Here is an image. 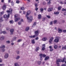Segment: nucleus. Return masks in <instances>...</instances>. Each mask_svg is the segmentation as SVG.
<instances>
[{"label": "nucleus", "instance_id": "obj_1", "mask_svg": "<svg viewBox=\"0 0 66 66\" xmlns=\"http://www.w3.org/2000/svg\"><path fill=\"white\" fill-rule=\"evenodd\" d=\"M31 11H28L27 12L26 15V17L27 18L28 20H29V22H31L32 21V16H30V17H29L28 16L31 14Z\"/></svg>", "mask_w": 66, "mask_h": 66}, {"label": "nucleus", "instance_id": "obj_2", "mask_svg": "<svg viewBox=\"0 0 66 66\" xmlns=\"http://www.w3.org/2000/svg\"><path fill=\"white\" fill-rule=\"evenodd\" d=\"M65 61H66V58H63V60L62 61L61 59H58L57 60L56 63V64H60L59 62H62V63H64Z\"/></svg>", "mask_w": 66, "mask_h": 66}, {"label": "nucleus", "instance_id": "obj_3", "mask_svg": "<svg viewBox=\"0 0 66 66\" xmlns=\"http://www.w3.org/2000/svg\"><path fill=\"white\" fill-rule=\"evenodd\" d=\"M55 38L56 39L54 40V42L55 43H58L60 39H61V38L60 37H55Z\"/></svg>", "mask_w": 66, "mask_h": 66}, {"label": "nucleus", "instance_id": "obj_4", "mask_svg": "<svg viewBox=\"0 0 66 66\" xmlns=\"http://www.w3.org/2000/svg\"><path fill=\"white\" fill-rule=\"evenodd\" d=\"M13 10L11 9H10L9 10H7L6 12L7 13H10V14H12V11Z\"/></svg>", "mask_w": 66, "mask_h": 66}, {"label": "nucleus", "instance_id": "obj_5", "mask_svg": "<svg viewBox=\"0 0 66 66\" xmlns=\"http://www.w3.org/2000/svg\"><path fill=\"white\" fill-rule=\"evenodd\" d=\"M38 35V34H36L33 36H30L29 37L30 38H34L35 37H37Z\"/></svg>", "mask_w": 66, "mask_h": 66}, {"label": "nucleus", "instance_id": "obj_6", "mask_svg": "<svg viewBox=\"0 0 66 66\" xmlns=\"http://www.w3.org/2000/svg\"><path fill=\"white\" fill-rule=\"evenodd\" d=\"M53 37H52L49 40V42L50 43H49L50 44H51L52 43V41L53 40Z\"/></svg>", "mask_w": 66, "mask_h": 66}, {"label": "nucleus", "instance_id": "obj_7", "mask_svg": "<svg viewBox=\"0 0 66 66\" xmlns=\"http://www.w3.org/2000/svg\"><path fill=\"white\" fill-rule=\"evenodd\" d=\"M39 56L40 57H45L46 56V55L45 54H39Z\"/></svg>", "mask_w": 66, "mask_h": 66}, {"label": "nucleus", "instance_id": "obj_8", "mask_svg": "<svg viewBox=\"0 0 66 66\" xmlns=\"http://www.w3.org/2000/svg\"><path fill=\"white\" fill-rule=\"evenodd\" d=\"M10 14L9 13L8 14L7 16V15L6 14L4 16V18H9L10 16Z\"/></svg>", "mask_w": 66, "mask_h": 66}, {"label": "nucleus", "instance_id": "obj_9", "mask_svg": "<svg viewBox=\"0 0 66 66\" xmlns=\"http://www.w3.org/2000/svg\"><path fill=\"white\" fill-rule=\"evenodd\" d=\"M45 44H43L42 45V50L43 51H44V50H45Z\"/></svg>", "mask_w": 66, "mask_h": 66}, {"label": "nucleus", "instance_id": "obj_10", "mask_svg": "<svg viewBox=\"0 0 66 66\" xmlns=\"http://www.w3.org/2000/svg\"><path fill=\"white\" fill-rule=\"evenodd\" d=\"M6 7V5L5 4H4L3 6L2 9L3 10H5Z\"/></svg>", "mask_w": 66, "mask_h": 66}, {"label": "nucleus", "instance_id": "obj_11", "mask_svg": "<svg viewBox=\"0 0 66 66\" xmlns=\"http://www.w3.org/2000/svg\"><path fill=\"white\" fill-rule=\"evenodd\" d=\"M9 56V54L7 53L4 56V57L5 59H7Z\"/></svg>", "mask_w": 66, "mask_h": 66}, {"label": "nucleus", "instance_id": "obj_12", "mask_svg": "<svg viewBox=\"0 0 66 66\" xmlns=\"http://www.w3.org/2000/svg\"><path fill=\"white\" fill-rule=\"evenodd\" d=\"M14 29H10V32L11 34H13V32H14Z\"/></svg>", "mask_w": 66, "mask_h": 66}, {"label": "nucleus", "instance_id": "obj_13", "mask_svg": "<svg viewBox=\"0 0 66 66\" xmlns=\"http://www.w3.org/2000/svg\"><path fill=\"white\" fill-rule=\"evenodd\" d=\"M49 48H50V51L51 52H52V51H53V49L52 48V46H49Z\"/></svg>", "mask_w": 66, "mask_h": 66}, {"label": "nucleus", "instance_id": "obj_14", "mask_svg": "<svg viewBox=\"0 0 66 66\" xmlns=\"http://www.w3.org/2000/svg\"><path fill=\"white\" fill-rule=\"evenodd\" d=\"M53 10V9L52 8H49L48 9V10H47V11L48 12H51Z\"/></svg>", "mask_w": 66, "mask_h": 66}, {"label": "nucleus", "instance_id": "obj_15", "mask_svg": "<svg viewBox=\"0 0 66 66\" xmlns=\"http://www.w3.org/2000/svg\"><path fill=\"white\" fill-rule=\"evenodd\" d=\"M20 19V18H16L15 19V22H17V21H18V20H19Z\"/></svg>", "mask_w": 66, "mask_h": 66}, {"label": "nucleus", "instance_id": "obj_16", "mask_svg": "<svg viewBox=\"0 0 66 66\" xmlns=\"http://www.w3.org/2000/svg\"><path fill=\"white\" fill-rule=\"evenodd\" d=\"M16 38H17V37H14L13 38V39L12 40L11 42H13L14 40H16Z\"/></svg>", "mask_w": 66, "mask_h": 66}, {"label": "nucleus", "instance_id": "obj_17", "mask_svg": "<svg viewBox=\"0 0 66 66\" xmlns=\"http://www.w3.org/2000/svg\"><path fill=\"white\" fill-rule=\"evenodd\" d=\"M50 57L48 56H47L45 58L44 60L45 61H47V60H48V59H49Z\"/></svg>", "mask_w": 66, "mask_h": 66}, {"label": "nucleus", "instance_id": "obj_18", "mask_svg": "<svg viewBox=\"0 0 66 66\" xmlns=\"http://www.w3.org/2000/svg\"><path fill=\"white\" fill-rule=\"evenodd\" d=\"M59 13H60V12H54V14H55L56 15H59Z\"/></svg>", "mask_w": 66, "mask_h": 66}, {"label": "nucleus", "instance_id": "obj_19", "mask_svg": "<svg viewBox=\"0 0 66 66\" xmlns=\"http://www.w3.org/2000/svg\"><path fill=\"white\" fill-rule=\"evenodd\" d=\"M38 19H42V15L41 14H39L38 15Z\"/></svg>", "mask_w": 66, "mask_h": 66}, {"label": "nucleus", "instance_id": "obj_20", "mask_svg": "<svg viewBox=\"0 0 66 66\" xmlns=\"http://www.w3.org/2000/svg\"><path fill=\"white\" fill-rule=\"evenodd\" d=\"M4 39V37L3 36H2L0 38V39L1 40H3V39Z\"/></svg>", "mask_w": 66, "mask_h": 66}, {"label": "nucleus", "instance_id": "obj_21", "mask_svg": "<svg viewBox=\"0 0 66 66\" xmlns=\"http://www.w3.org/2000/svg\"><path fill=\"white\" fill-rule=\"evenodd\" d=\"M0 33L1 34H2V33H3V34H5L6 33V32H5V31H3L1 30V32Z\"/></svg>", "mask_w": 66, "mask_h": 66}, {"label": "nucleus", "instance_id": "obj_22", "mask_svg": "<svg viewBox=\"0 0 66 66\" xmlns=\"http://www.w3.org/2000/svg\"><path fill=\"white\" fill-rule=\"evenodd\" d=\"M62 32V29L59 28L58 29V32L59 33H61Z\"/></svg>", "mask_w": 66, "mask_h": 66}, {"label": "nucleus", "instance_id": "obj_23", "mask_svg": "<svg viewBox=\"0 0 66 66\" xmlns=\"http://www.w3.org/2000/svg\"><path fill=\"white\" fill-rule=\"evenodd\" d=\"M29 29H30V28H29V27H26L25 29L26 31H29Z\"/></svg>", "mask_w": 66, "mask_h": 66}, {"label": "nucleus", "instance_id": "obj_24", "mask_svg": "<svg viewBox=\"0 0 66 66\" xmlns=\"http://www.w3.org/2000/svg\"><path fill=\"white\" fill-rule=\"evenodd\" d=\"M47 38L46 37H44V38H43L42 39V40H43V41H46V40H47Z\"/></svg>", "mask_w": 66, "mask_h": 66}, {"label": "nucleus", "instance_id": "obj_25", "mask_svg": "<svg viewBox=\"0 0 66 66\" xmlns=\"http://www.w3.org/2000/svg\"><path fill=\"white\" fill-rule=\"evenodd\" d=\"M39 47H37L35 49V51H37L39 50Z\"/></svg>", "mask_w": 66, "mask_h": 66}, {"label": "nucleus", "instance_id": "obj_26", "mask_svg": "<svg viewBox=\"0 0 66 66\" xmlns=\"http://www.w3.org/2000/svg\"><path fill=\"white\" fill-rule=\"evenodd\" d=\"M40 12H41V13L43 12V11H44V9H43V8H40Z\"/></svg>", "mask_w": 66, "mask_h": 66}, {"label": "nucleus", "instance_id": "obj_27", "mask_svg": "<svg viewBox=\"0 0 66 66\" xmlns=\"http://www.w3.org/2000/svg\"><path fill=\"white\" fill-rule=\"evenodd\" d=\"M31 43L33 44H34L35 43V41H34V39L32 40H31Z\"/></svg>", "mask_w": 66, "mask_h": 66}, {"label": "nucleus", "instance_id": "obj_28", "mask_svg": "<svg viewBox=\"0 0 66 66\" xmlns=\"http://www.w3.org/2000/svg\"><path fill=\"white\" fill-rule=\"evenodd\" d=\"M14 65L15 66H19V64L17 63H15L14 64Z\"/></svg>", "mask_w": 66, "mask_h": 66}, {"label": "nucleus", "instance_id": "obj_29", "mask_svg": "<svg viewBox=\"0 0 66 66\" xmlns=\"http://www.w3.org/2000/svg\"><path fill=\"white\" fill-rule=\"evenodd\" d=\"M58 47L57 45H55L54 46V47L55 49H57V48Z\"/></svg>", "mask_w": 66, "mask_h": 66}, {"label": "nucleus", "instance_id": "obj_30", "mask_svg": "<svg viewBox=\"0 0 66 66\" xmlns=\"http://www.w3.org/2000/svg\"><path fill=\"white\" fill-rule=\"evenodd\" d=\"M66 49V45L64 46H64H63L62 48V50H64V49Z\"/></svg>", "mask_w": 66, "mask_h": 66}, {"label": "nucleus", "instance_id": "obj_31", "mask_svg": "<svg viewBox=\"0 0 66 66\" xmlns=\"http://www.w3.org/2000/svg\"><path fill=\"white\" fill-rule=\"evenodd\" d=\"M5 45H2L0 47L1 48H5Z\"/></svg>", "mask_w": 66, "mask_h": 66}, {"label": "nucleus", "instance_id": "obj_32", "mask_svg": "<svg viewBox=\"0 0 66 66\" xmlns=\"http://www.w3.org/2000/svg\"><path fill=\"white\" fill-rule=\"evenodd\" d=\"M3 18L2 17H1V19H0V22L3 21V20L2 19Z\"/></svg>", "mask_w": 66, "mask_h": 66}, {"label": "nucleus", "instance_id": "obj_33", "mask_svg": "<svg viewBox=\"0 0 66 66\" xmlns=\"http://www.w3.org/2000/svg\"><path fill=\"white\" fill-rule=\"evenodd\" d=\"M36 24V22H35L34 23L33 25L32 26V27H34Z\"/></svg>", "mask_w": 66, "mask_h": 66}, {"label": "nucleus", "instance_id": "obj_34", "mask_svg": "<svg viewBox=\"0 0 66 66\" xmlns=\"http://www.w3.org/2000/svg\"><path fill=\"white\" fill-rule=\"evenodd\" d=\"M38 32H39V31H38V30H37L36 31H35V34H38Z\"/></svg>", "mask_w": 66, "mask_h": 66}, {"label": "nucleus", "instance_id": "obj_35", "mask_svg": "<svg viewBox=\"0 0 66 66\" xmlns=\"http://www.w3.org/2000/svg\"><path fill=\"white\" fill-rule=\"evenodd\" d=\"M19 58H20V56H18L16 57V60H18Z\"/></svg>", "mask_w": 66, "mask_h": 66}, {"label": "nucleus", "instance_id": "obj_36", "mask_svg": "<svg viewBox=\"0 0 66 66\" xmlns=\"http://www.w3.org/2000/svg\"><path fill=\"white\" fill-rule=\"evenodd\" d=\"M10 23H14V21L13 20L10 21Z\"/></svg>", "mask_w": 66, "mask_h": 66}, {"label": "nucleus", "instance_id": "obj_37", "mask_svg": "<svg viewBox=\"0 0 66 66\" xmlns=\"http://www.w3.org/2000/svg\"><path fill=\"white\" fill-rule=\"evenodd\" d=\"M38 65H40L41 64V61H39L38 62Z\"/></svg>", "mask_w": 66, "mask_h": 66}, {"label": "nucleus", "instance_id": "obj_38", "mask_svg": "<svg viewBox=\"0 0 66 66\" xmlns=\"http://www.w3.org/2000/svg\"><path fill=\"white\" fill-rule=\"evenodd\" d=\"M61 9V7H59L58 8V11H60V10Z\"/></svg>", "mask_w": 66, "mask_h": 66}, {"label": "nucleus", "instance_id": "obj_39", "mask_svg": "<svg viewBox=\"0 0 66 66\" xmlns=\"http://www.w3.org/2000/svg\"><path fill=\"white\" fill-rule=\"evenodd\" d=\"M45 18H42V21H45Z\"/></svg>", "mask_w": 66, "mask_h": 66}, {"label": "nucleus", "instance_id": "obj_40", "mask_svg": "<svg viewBox=\"0 0 66 66\" xmlns=\"http://www.w3.org/2000/svg\"><path fill=\"white\" fill-rule=\"evenodd\" d=\"M51 3V2H50V1L48 2H47V4L48 5H50V4Z\"/></svg>", "mask_w": 66, "mask_h": 66}, {"label": "nucleus", "instance_id": "obj_41", "mask_svg": "<svg viewBox=\"0 0 66 66\" xmlns=\"http://www.w3.org/2000/svg\"><path fill=\"white\" fill-rule=\"evenodd\" d=\"M62 11H66V9H64V8H63L62 9Z\"/></svg>", "mask_w": 66, "mask_h": 66}, {"label": "nucleus", "instance_id": "obj_42", "mask_svg": "<svg viewBox=\"0 0 66 66\" xmlns=\"http://www.w3.org/2000/svg\"><path fill=\"white\" fill-rule=\"evenodd\" d=\"M56 22H57V21H56V20H55L54 21V24H55V23H56Z\"/></svg>", "mask_w": 66, "mask_h": 66}, {"label": "nucleus", "instance_id": "obj_43", "mask_svg": "<svg viewBox=\"0 0 66 66\" xmlns=\"http://www.w3.org/2000/svg\"><path fill=\"white\" fill-rule=\"evenodd\" d=\"M6 43L7 44H9L10 43V41H6Z\"/></svg>", "mask_w": 66, "mask_h": 66}, {"label": "nucleus", "instance_id": "obj_44", "mask_svg": "<svg viewBox=\"0 0 66 66\" xmlns=\"http://www.w3.org/2000/svg\"><path fill=\"white\" fill-rule=\"evenodd\" d=\"M21 10H24V8L23 7H22L21 8Z\"/></svg>", "mask_w": 66, "mask_h": 66}, {"label": "nucleus", "instance_id": "obj_45", "mask_svg": "<svg viewBox=\"0 0 66 66\" xmlns=\"http://www.w3.org/2000/svg\"><path fill=\"white\" fill-rule=\"evenodd\" d=\"M46 17H47L49 19L51 18V17H50V16L49 15H47Z\"/></svg>", "mask_w": 66, "mask_h": 66}, {"label": "nucleus", "instance_id": "obj_46", "mask_svg": "<svg viewBox=\"0 0 66 66\" xmlns=\"http://www.w3.org/2000/svg\"><path fill=\"white\" fill-rule=\"evenodd\" d=\"M19 2H20L19 1H16V3H19Z\"/></svg>", "mask_w": 66, "mask_h": 66}, {"label": "nucleus", "instance_id": "obj_47", "mask_svg": "<svg viewBox=\"0 0 66 66\" xmlns=\"http://www.w3.org/2000/svg\"><path fill=\"white\" fill-rule=\"evenodd\" d=\"M2 52H4L5 50L4 48H2Z\"/></svg>", "mask_w": 66, "mask_h": 66}, {"label": "nucleus", "instance_id": "obj_48", "mask_svg": "<svg viewBox=\"0 0 66 66\" xmlns=\"http://www.w3.org/2000/svg\"><path fill=\"white\" fill-rule=\"evenodd\" d=\"M11 5H14V3H13V2L12 1L11 2Z\"/></svg>", "mask_w": 66, "mask_h": 66}, {"label": "nucleus", "instance_id": "obj_49", "mask_svg": "<svg viewBox=\"0 0 66 66\" xmlns=\"http://www.w3.org/2000/svg\"><path fill=\"white\" fill-rule=\"evenodd\" d=\"M18 23L19 25H20V24H21V21H19L18 22Z\"/></svg>", "mask_w": 66, "mask_h": 66}, {"label": "nucleus", "instance_id": "obj_50", "mask_svg": "<svg viewBox=\"0 0 66 66\" xmlns=\"http://www.w3.org/2000/svg\"><path fill=\"white\" fill-rule=\"evenodd\" d=\"M38 8L37 7H36L35 8V10L37 11V10H38Z\"/></svg>", "mask_w": 66, "mask_h": 66}, {"label": "nucleus", "instance_id": "obj_51", "mask_svg": "<svg viewBox=\"0 0 66 66\" xmlns=\"http://www.w3.org/2000/svg\"><path fill=\"white\" fill-rule=\"evenodd\" d=\"M21 40H22L21 39H20L19 40H18L17 42H21Z\"/></svg>", "mask_w": 66, "mask_h": 66}, {"label": "nucleus", "instance_id": "obj_52", "mask_svg": "<svg viewBox=\"0 0 66 66\" xmlns=\"http://www.w3.org/2000/svg\"><path fill=\"white\" fill-rule=\"evenodd\" d=\"M39 39V38H38V37H37L35 38V39L36 40H38V39Z\"/></svg>", "mask_w": 66, "mask_h": 66}, {"label": "nucleus", "instance_id": "obj_53", "mask_svg": "<svg viewBox=\"0 0 66 66\" xmlns=\"http://www.w3.org/2000/svg\"><path fill=\"white\" fill-rule=\"evenodd\" d=\"M53 23V22L52 21H51L50 23V25H52V23Z\"/></svg>", "mask_w": 66, "mask_h": 66}, {"label": "nucleus", "instance_id": "obj_54", "mask_svg": "<svg viewBox=\"0 0 66 66\" xmlns=\"http://www.w3.org/2000/svg\"><path fill=\"white\" fill-rule=\"evenodd\" d=\"M16 52H17V54H19V51H17Z\"/></svg>", "mask_w": 66, "mask_h": 66}, {"label": "nucleus", "instance_id": "obj_55", "mask_svg": "<svg viewBox=\"0 0 66 66\" xmlns=\"http://www.w3.org/2000/svg\"><path fill=\"white\" fill-rule=\"evenodd\" d=\"M60 4H64V3H63L62 2H60Z\"/></svg>", "mask_w": 66, "mask_h": 66}, {"label": "nucleus", "instance_id": "obj_56", "mask_svg": "<svg viewBox=\"0 0 66 66\" xmlns=\"http://www.w3.org/2000/svg\"><path fill=\"white\" fill-rule=\"evenodd\" d=\"M40 60L42 61V60H43V58H42V57H40Z\"/></svg>", "mask_w": 66, "mask_h": 66}, {"label": "nucleus", "instance_id": "obj_57", "mask_svg": "<svg viewBox=\"0 0 66 66\" xmlns=\"http://www.w3.org/2000/svg\"><path fill=\"white\" fill-rule=\"evenodd\" d=\"M4 65V64H0V66H3Z\"/></svg>", "mask_w": 66, "mask_h": 66}, {"label": "nucleus", "instance_id": "obj_58", "mask_svg": "<svg viewBox=\"0 0 66 66\" xmlns=\"http://www.w3.org/2000/svg\"><path fill=\"white\" fill-rule=\"evenodd\" d=\"M64 15H66V11L64 12Z\"/></svg>", "mask_w": 66, "mask_h": 66}, {"label": "nucleus", "instance_id": "obj_59", "mask_svg": "<svg viewBox=\"0 0 66 66\" xmlns=\"http://www.w3.org/2000/svg\"><path fill=\"white\" fill-rule=\"evenodd\" d=\"M35 6H36V7H37V4H35Z\"/></svg>", "mask_w": 66, "mask_h": 66}, {"label": "nucleus", "instance_id": "obj_60", "mask_svg": "<svg viewBox=\"0 0 66 66\" xmlns=\"http://www.w3.org/2000/svg\"><path fill=\"white\" fill-rule=\"evenodd\" d=\"M62 66H66V64H64L62 65Z\"/></svg>", "mask_w": 66, "mask_h": 66}, {"label": "nucleus", "instance_id": "obj_61", "mask_svg": "<svg viewBox=\"0 0 66 66\" xmlns=\"http://www.w3.org/2000/svg\"><path fill=\"white\" fill-rule=\"evenodd\" d=\"M63 32H64V33H66V30H63Z\"/></svg>", "mask_w": 66, "mask_h": 66}, {"label": "nucleus", "instance_id": "obj_62", "mask_svg": "<svg viewBox=\"0 0 66 66\" xmlns=\"http://www.w3.org/2000/svg\"><path fill=\"white\" fill-rule=\"evenodd\" d=\"M2 59L1 58H0V63L2 62Z\"/></svg>", "mask_w": 66, "mask_h": 66}, {"label": "nucleus", "instance_id": "obj_63", "mask_svg": "<svg viewBox=\"0 0 66 66\" xmlns=\"http://www.w3.org/2000/svg\"><path fill=\"white\" fill-rule=\"evenodd\" d=\"M3 12H1V15L2 14H3Z\"/></svg>", "mask_w": 66, "mask_h": 66}, {"label": "nucleus", "instance_id": "obj_64", "mask_svg": "<svg viewBox=\"0 0 66 66\" xmlns=\"http://www.w3.org/2000/svg\"><path fill=\"white\" fill-rule=\"evenodd\" d=\"M64 4H66V1H65L64 2V3H63Z\"/></svg>", "mask_w": 66, "mask_h": 66}]
</instances>
